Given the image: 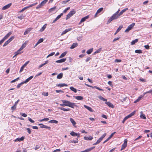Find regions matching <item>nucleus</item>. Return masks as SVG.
Here are the masks:
<instances>
[{"mask_svg":"<svg viewBox=\"0 0 152 152\" xmlns=\"http://www.w3.org/2000/svg\"><path fill=\"white\" fill-rule=\"evenodd\" d=\"M121 61V60L120 59H116L115 61V62H120Z\"/></svg>","mask_w":152,"mask_h":152,"instance_id":"obj_59","label":"nucleus"},{"mask_svg":"<svg viewBox=\"0 0 152 152\" xmlns=\"http://www.w3.org/2000/svg\"><path fill=\"white\" fill-rule=\"evenodd\" d=\"M70 89L71 90L74 91L75 93H76L77 92V90L76 89L73 87H70Z\"/></svg>","mask_w":152,"mask_h":152,"instance_id":"obj_34","label":"nucleus"},{"mask_svg":"<svg viewBox=\"0 0 152 152\" xmlns=\"http://www.w3.org/2000/svg\"><path fill=\"white\" fill-rule=\"evenodd\" d=\"M29 81V79L28 78L25 81L23 82V83H25L28 82Z\"/></svg>","mask_w":152,"mask_h":152,"instance_id":"obj_63","label":"nucleus"},{"mask_svg":"<svg viewBox=\"0 0 152 152\" xmlns=\"http://www.w3.org/2000/svg\"><path fill=\"white\" fill-rule=\"evenodd\" d=\"M38 125L40 126V127L41 128H46L49 130H50L51 129L50 127L45 125L42 124H38Z\"/></svg>","mask_w":152,"mask_h":152,"instance_id":"obj_8","label":"nucleus"},{"mask_svg":"<svg viewBox=\"0 0 152 152\" xmlns=\"http://www.w3.org/2000/svg\"><path fill=\"white\" fill-rule=\"evenodd\" d=\"M120 38V37L115 38L114 39L113 41L114 42L118 40H119Z\"/></svg>","mask_w":152,"mask_h":152,"instance_id":"obj_62","label":"nucleus"},{"mask_svg":"<svg viewBox=\"0 0 152 152\" xmlns=\"http://www.w3.org/2000/svg\"><path fill=\"white\" fill-rule=\"evenodd\" d=\"M28 120L31 122L32 123H34V121L29 117L28 118Z\"/></svg>","mask_w":152,"mask_h":152,"instance_id":"obj_56","label":"nucleus"},{"mask_svg":"<svg viewBox=\"0 0 152 152\" xmlns=\"http://www.w3.org/2000/svg\"><path fill=\"white\" fill-rule=\"evenodd\" d=\"M93 137L92 136H91L89 137H87L86 136H85L84 137V139H85V140H91L93 139Z\"/></svg>","mask_w":152,"mask_h":152,"instance_id":"obj_21","label":"nucleus"},{"mask_svg":"<svg viewBox=\"0 0 152 152\" xmlns=\"http://www.w3.org/2000/svg\"><path fill=\"white\" fill-rule=\"evenodd\" d=\"M135 113V111H134L133 112H132L129 115H128V116L129 117V118L131 117Z\"/></svg>","mask_w":152,"mask_h":152,"instance_id":"obj_38","label":"nucleus"},{"mask_svg":"<svg viewBox=\"0 0 152 152\" xmlns=\"http://www.w3.org/2000/svg\"><path fill=\"white\" fill-rule=\"evenodd\" d=\"M25 136H22L21 138H18L14 140L15 142L17 141L20 142L23 140L24 139H25Z\"/></svg>","mask_w":152,"mask_h":152,"instance_id":"obj_10","label":"nucleus"},{"mask_svg":"<svg viewBox=\"0 0 152 152\" xmlns=\"http://www.w3.org/2000/svg\"><path fill=\"white\" fill-rule=\"evenodd\" d=\"M91 58L90 57H88L86 59V62H87L88 61H89L90 59H91Z\"/></svg>","mask_w":152,"mask_h":152,"instance_id":"obj_61","label":"nucleus"},{"mask_svg":"<svg viewBox=\"0 0 152 152\" xmlns=\"http://www.w3.org/2000/svg\"><path fill=\"white\" fill-rule=\"evenodd\" d=\"M76 11L74 9L72 10L66 15V20H67L75 13Z\"/></svg>","mask_w":152,"mask_h":152,"instance_id":"obj_3","label":"nucleus"},{"mask_svg":"<svg viewBox=\"0 0 152 152\" xmlns=\"http://www.w3.org/2000/svg\"><path fill=\"white\" fill-rule=\"evenodd\" d=\"M98 98L101 100H102L106 102L107 101V99L104 98L102 96H98Z\"/></svg>","mask_w":152,"mask_h":152,"instance_id":"obj_32","label":"nucleus"},{"mask_svg":"<svg viewBox=\"0 0 152 152\" xmlns=\"http://www.w3.org/2000/svg\"><path fill=\"white\" fill-rule=\"evenodd\" d=\"M93 50V48L90 49L87 51L86 53L88 54H90L92 52Z\"/></svg>","mask_w":152,"mask_h":152,"instance_id":"obj_35","label":"nucleus"},{"mask_svg":"<svg viewBox=\"0 0 152 152\" xmlns=\"http://www.w3.org/2000/svg\"><path fill=\"white\" fill-rule=\"evenodd\" d=\"M70 121L74 126L76 124V122L73 118H71L70 119Z\"/></svg>","mask_w":152,"mask_h":152,"instance_id":"obj_31","label":"nucleus"},{"mask_svg":"<svg viewBox=\"0 0 152 152\" xmlns=\"http://www.w3.org/2000/svg\"><path fill=\"white\" fill-rule=\"evenodd\" d=\"M151 93V94H152V90H150V91H147L144 94H146V93Z\"/></svg>","mask_w":152,"mask_h":152,"instance_id":"obj_64","label":"nucleus"},{"mask_svg":"<svg viewBox=\"0 0 152 152\" xmlns=\"http://www.w3.org/2000/svg\"><path fill=\"white\" fill-rule=\"evenodd\" d=\"M62 101L63 103H64V105L65 106H69L73 108H74V106H76L75 103L71 102L68 101L62 100Z\"/></svg>","mask_w":152,"mask_h":152,"instance_id":"obj_1","label":"nucleus"},{"mask_svg":"<svg viewBox=\"0 0 152 152\" xmlns=\"http://www.w3.org/2000/svg\"><path fill=\"white\" fill-rule=\"evenodd\" d=\"M67 53V51H65L63 53H62L59 57V58H61L64 57L66 54Z\"/></svg>","mask_w":152,"mask_h":152,"instance_id":"obj_29","label":"nucleus"},{"mask_svg":"<svg viewBox=\"0 0 152 152\" xmlns=\"http://www.w3.org/2000/svg\"><path fill=\"white\" fill-rule=\"evenodd\" d=\"M106 135V133H104L103 135L101 137H100L95 143L93 144V145H96L99 143L104 138L105 136Z\"/></svg>","mask_w":152,"mask_h":152,"instance_id":"obj_4","label":"nucleus"},{"mask_svg":"<svg viewBox=\"0 0 152 152\" xmlns=\"http://www.w3.org/2000/svg\"><path fill=\"white\" fill-rule=\"evenodd\" d=\"M72 30V28H69L67 29H65L64 31H63L62 34H61V35H63L64 34H66L67 32Z\"/></svg>","mask_w":152,"mask_h":152,"instance_id":"obj_12","label":"nucleus"},{"mask_svg":"<svg viewBox=\"0 0 152 152\" xmlns=\"http://www.w3.org/2000/svg\"><path fill=\"white\" fill-rule=\"evenodd\" d=\"M28 8V7H24L20 11V12H23L24 10H26V9H27Z\"/></svg>","mask_w":152,"mask_h":152,"instance_id":"obj_52","label":"nucleus"},{"mask_svg":"<svg viewBox=\"0 0 152 152\" xmlns=\"http://www.w3.org/2000/svg\"><path fill=\"white\" fill-rule=\"evenodd\" d=\"M144 47L147 49H149L150 48L149 46L148 45H145L144 46Z\"/></svg>","mask_w":152,"mask_h":152,"instance_id":"obj_60","label":"nucleus"},{"mask_svg":"<svg viewBox=\"0 0 152 152\" xmlns=\"http://www.w3.org/2000/svg\"><path fill=\"white\" fill-rule=\"evenodd\" d=\"M123 26L122 25L120 26L117 29L116 32L114 34L116 35L123 28Z\"/></svg>","mask_w":152,"mask_h":152,"instance_id":"obj_19","label":"nucleus"},{"mask_svg":"<svg viewBox=\"0 0 152 152\" xmlns=\"http://www.w3.org/2000/svg\"><path fill=\"white\" fill-rule=\"evenodd\" d=\"M10 43V39H9L3 45V47L6 46Z\"/></svg>","mask_w":152,"mask_h":152,"instance_id":"obj_41","label":"nucleus"},{"mask_svg":"<svg viewBox=\"0 0 152 152\" xmlns=\"http://www.w3.org/2000/svg\"><path fill=\"white\" fill-rule=\"evenodd\" d=\"M89 15H88L86 17H84L82 18L80 21L79 24H80V23L85 21L86 19H87L89 18Z\"/></svg>","mask_w":152,"mask_h":152,"instance_id":"obj_11","label":"nucleus"},{"mask_svg":"<svg viewBox=\"0 0 152 152\" xmlns=\"http://www.w3.org/2000/svg\"><path fill=\"white\" fill-rule=\"evenodd\" d=\"M66 60V58H62L60 60H57L56 62L57 63H61L64 62Z\"/></svg>","mask_w":152,"mask_h":152,"instance_id":"obj_13","label":"nucleus"},{"mask_svg":"<svg viewBox=\"0 0 152 152\" xmlns=\"http://www.w3.org/2000/svg\"><path fill=\"white\" fill-rule=\"evenodd\" d=\"M105 104L107 105L109 107L112 108H113L114 106L110 102H105Z\"/></svg>","mask_w":152,"mask_h":152,"instance_id":"obj_14","label":"nucleus"},{"mask_svg":"<svg viewBox=\"0 0 152 152\" xmlns=\"http://www.w3.org/2000/svg\"><path fill=\"white\" fill-rule=\"evenodd\" d=\"M16 108V106L14 105L13 106H12V107H11V109L12 110V112H13V111H14L15 110Z\"/></svg>","mask_w":152,"mask_h":152,"instance_id":"obj_43","label":"nucleus"},{"mask_svg":"<svg viewBox=\"0 0 152 152\" xmlns=\"http://www.w3.org/2000/svg\"><path fill=\"white\" fill-rule=\"evenodd\" d=\"M10 36V32L8 34L0 41V43L1 44Z\"/></svg>","mask_w":152,"mask_h":152,"instance_id":"obj_9","label":"nucleus"},{"mask_svg":"<svg viewBox=\"0 0 152 152\" xmlns=\"http://www.w3.org/2000/svg\"><path fill=\"white\" fill-rule=\"evenodd\" d=\"M27 130V132L29 134H30L31 133V131L29 128H27L26 129Z\"/></svg>","mask_w":152,"mask_h":152,"instance_id":"obj_58","label":"nucleus"},{"mask_svg":"<svg viewBox=\"0 0 152 152\" xmlns=\"http://www.w3.org/2000/svg\"><path fill=\"white\" fill-rule=\"evenodd\" d=\"M48 0H44L42 1L37 7H36L37 9H39L44 6L48 1Z\"/></svg>","mask_w":152,"mask_h":152,"instance_id":"obj_5","label":"nucleus"},{"mask_svg":"<svg viewBox=\"0 0 152 152\" xmlns=\"http://www.w3.org/2000/svg\"><path fill=\"white\" fill-rule=\"evenodd\" d=\"M54 54H55V52H54L51 53H50V54H49V55H48V56L47 57V58H48L50 56H53V55Z\"/></svg>","mask_w":152,"mask_h":152,"instance_id":"obj_54","label":"nucleus"},{"mask_svg":"<svg viewBox=\"0 0 152 152\" xmlns=\"http://www.w3.org/2000/svg\"><path fill=\"white\" fill-rule=\"evenodd\" d=\"M69 142L70 143H78V141L77 138L76 140H70Z\"/></svg>","mask_w":152,"mask_h":152,"instance_id":"obj_39","label":"nucleus"},{"mask_svg":"<svg viewBox=\"0 0 152 152\" xmlns=\"http://www.w3.org/2000/svg\"><path fill=\"white\" fill-rule=\"evenodd\" d=\"M20 115H21L22 116H23L24 117H27V115L25 113H20Z\"/></svg>","mask_w":152,"mask_h":152,"instance_id":"obj_49","label":"nucleus"},{"mask_svg":"<svg viewBox=\"0 0 152 152\" xmlns=\"http://www.w3.org/2000/svg\"><path fill=\"white\" fill-rule=\"evenodd\" d=\"M128 10V8H126L125 9H124L123 10H121V11L118 14L120 16L124 12H125L127 10Z\"/></svg>","mask_w":152,"mask_h":152,"instance_id":"obj_16","label":"nucleus"},{"mask_svg":"<svg viewBox=\"0 0 152 152\" xmlns=\"http://www.w3.org/2000/svg\"><path fill=\"white\" fill-rule=\"evenodd\" d=\"M127 139L124 140V143L122 144L121 146V151L124 149L126 147L127 145Z\"/></svg>","mask_w":152,"mask_h":152,"instance_id":"obj_7","label":"nucleus"},{"mask_svg":"<svg viewBox=\"0 0 152 152\" xmlns=\"http://www.w3.org/2000/svg\"><path fill=\"white\" fill-rule=\"evenodd\" d=\"M78 44L77 43H74L70 47V49H73L76 47Z\"/></svg>","mask_w":152,"mask_h":152,"instance_id":"obj_17","label":"nucleus"},{"mask_svg":"<svg viewBox=\"0 0 152 152\" xmlns=\"http://www.w3.org/2000/svg\"><path fill=\"white\" fill-rule=\"evenodd\" d=\"M135 23H133L129 25L127 27V28L125 30V32H128L129 31L131 30L135 25Z\"/></svg>","mask_w":152,"mask_h":152,"instance_id":"obj_6","label":"nucleus"},{"mask_svg":"<svg viewBox=\"0 0 152 152\" xmlns=\"http://www.w3.org/2000/svg\"><path fill=\"white\" fill-rule=\"evenodd\" d=\"M101 51V49L100 48L98 49V50H96L94 53H99Z\"/></svg>","mask_w":152,"mask_h":152,"instance_id":"obj_57","label":"nucleus"},{"mask_svg":"<svg viewBox=\"0 0 152 152\" xmlns=\"http://www.w3.org/2000/svg\"><path fill=\"white\" fill-rule=\"evenodd\" d=\"M43 38H40L38 41L37 43L39 44L43 41Z\"/></svg>","mask_w":152,"mask_h":152,"instance_id":"obj_45","label":"nucleus"},{"mask_svg":"<svg viewBox=\"0 0 152 152\" xmlns=\"http://www.w3.org/2000/svg\"><path fill=\"white\" fill-rule=\"evenodd\" d=\"M135 52L136 53L140 54L142 53V51L141 50H137L135 51Z\"/></svg>","mask_w":152,"mask_h":152,"instance_id":"obj_36","label":"nucleus"},{"mask_svg":"<svg viewBox=\"0 0 152 152\" xmlns=\"http://www.w3.org/2000/svg\"><path fill=\"white\" fill-rule=\"evenodd\" d=\"M42 95L45 96H48V92H43L42 93Z\"/></svg>","mask_w":152,"mask_h":152,"instance_id":"obj_47","label":"nucleus"},{"mask_svg":"<svg viewBox=\"0 0 152 152\" xmlns=\"http://www.w3.org/2000/svg\"><path fill=\"white\" fill-rule=\"evenodd\" d=\"M58 109H60L61 110H63L64 111H69L70 110V109H69V108H68L65 109L64 107H58Z\"/></svg>","mask_w":152,"mask_h":152,"instance_id":"obj_20","label":"nucleus"},{"mask_svg":"<svg viewBox=\"0 0 152 152\" xmlns=\"http://www.w3.org/2000/svg\"><path fill=\"white\" fill-rule=\"evenodd\" d=\"M119 17L118 14H117V13H115L108 20L107 24H108L111 21L114 20H116Z\"/></svg>","mask_w":152,"mask_h":152,"instance_id":"obj_2","label":"nucleus"},{"mask_svg":"<svg viewBox=\"0 0 152 152\" xmlns=\"http://www.w3.org/2000/svg\"><path fill=\"white\" fill-rule=\"evenodd\" d=\"M31 29H32L31 28H28L27 29V30L24 32V35H25L28 34L29 32H30Z\"/></svg>","mask_w":152,"mask_h":152,"instance_id":"obj_22","label":"nucleus"},{"mask_svg":"<svg viewBox=\"0 0 152 152\" xmlns=\"http://www.w3.org/2000/svg\"><path fill=\"white\" fill-rule=\"evenodd\" d=\"M20 51L19 50H18L17 52L15 53V55L12 58H14L17 55L19 54H20L23 53V52H20Z\"/></svg>","mask_w":152,"mask_h":152,"instance_id":"obj_15","label":"nucleus"},{"mask_svg":"<svg viewBox=\"0 0 152 152\" xmlns=\"http://www.w3.org/2000/svg\"><path fill=\"white\" fill-rule=\"evenodd\" d=\"M63 74L62 73H61L58 74L57 77V78L58 79H60L63 77Z\"/></svg>","mask_w":152,"mask_h":152,"instance_id":"obj_27","label":"nucleus"},{"mask_svg":"<svg viewBox=\"0 0 152 152\" xmlns=\"http://www.w3.org/2000/svg\"><path fill=\"white\" fill-rule=\"evenodd\" d=\"M75 98L77 100H82L83 99V97L81 96H76Z\"/></svg>","mask_w":152,"mask_h":152,"instance_id":"obj_24","label":"nucleus"},{"mask_svg":"<svg viewBox=\"0 0 152 152\" xmlns=\"http://www.w3.org/2000/svg\"><path fill=\"white\" fill-rule=\"evenodd\" d=\"M70 134L72 136L74 137L76 136L77 133L74 132L73 131H72L70 133Z\"/></svg>","mask_w":152,"mask_h":152,"instance_id":"obj_37","label":"nucleus"},{"mask_svg":"<svg viewBox=\"0 0 152 152\" xmlns=\"http://www.w3.org/2000/svg\"><path fill=\"white\" fill-rule=\"evenodd\" d=\"M103 7H101L99 8L97 11V13H99L101 12L103 10Z\"/></svg>","mask_w":152,"mask_h":152,"instance_id":"obj_40","label":"nucleus"},{"mask_svg":"<svg viewBox=\"0 0 152 152\" xmlns=\"http://www.w3.org/2000/svg\"><path fill=\"white\" fill-rule=\"evenodd\" d=\"M63 14L62 13H61L60 15H58L57 17L56 18L57 20H58L61 17V16L63 15Z\"/></svg>","mask_w":152,"mask_h":152,"instance_id":"obj_44","label":"nucleus"},{"mask_svg":"<svg viewBox=\"0 0 152 152\" xmlns=\"http://www.w3.org/2000/svg\"><path fill=\"white\" fill-rule=\"evenodd\" d=\"M94 88H96V89H98V90H100V91H103L104 90L103 89H102L100 88H99L96 86H94Z\"/></svg>","mask_w":152,"mask_h":152,"instance_id":"obj_53","label":"nucleus"},{"mask_svg":"<svg viewBox=\"0 0 152 152\" xmlns=\"http://www.w3.org/2000/svg\"><path fill=\"white\" fill-rule=\"evenodd\" d=\"M26 66H25L24 64L20 68V72H21L23 71L24 68Z\"/></svg>","mask_w":152,"mask_h":152,"instance_id":"obj_48","label":"nucleus"},{"mask_svg":"<svg viewBox=\"0 0 152 152\" xmlns=\"http://www.w3.org/2000/svg\"><path fill=\"white\" fill-rule=\"evenodd\" d=\"M83 37L82 36H80L78 37L77 38V39L78 41H80L82 40V38Z\"/></svg>","mask_w":152,"mask_h":152,"instance_id":"obj_46","label":"nucleus"},{"mask_svg":"<svg viewBox=\"0 0 152 152\" xmlns=\"http://www.w3.org/2000/svg\"><path fill=\"white\" fill-rule=\"evenodd\" d=\"M56 86H58L62 87L64 86H67V85L65 83H60L58 84H57Z\"/></svg>","mask_w":152,"mask_h":152,"instance_id":"obj_23","label":"nucleus"},{"mask_svg":"<svg viewBox=\"0 0 152 152\" xmlns=\"http://www.w3.org/2000/svg\"><path fill=\"white\" fill-rule=\"evenodd\" d=\"M56 6L54 7H52V8L50 9L49 10V12H51L52 11L55 10L56 9Z\"/></svg>","mask_w":152,"mask_h":152,"instance_id":"obj_42","label":"nucleus"},{"mask_svg":"<svg viewBox=\"0 0 152 152\" xmlns=\"http://www.w3.org/2000/svg\"><path fill=\"white\" fill-rule=\"evenodd\" d=\"M84 106L85 108L87 109L89 111H90L91 112H93V111L92 108H91V107H88L85 105H84Z\"/></svg>","mask_w":152,"mask_h":152,"instance_id":"obj_28","label":"nucleus"},{"mask_svg":"<svg viewBox=\"0 0 152 152\" xmlns=\"http://www.w3.org/2000/svg\"><path fill=\"white\" fill-rule=\"evenodd\" d=\"M48 122L51 123L57 124L58 123V121L56 120H52L49 121Z\"/></svg>","mask_w":152,"mask_h":152,"instance_id":"obj_30","label":"nucleus"},{"mask_svg":"<svg viewBox=\"0 0 152 152\" xmlns=\"http://www.w3.org/2000/svg\"><path fill=\"white\" fill-rule=\"evenodd\" d=\"M10 7V4L4 6L2 8V10H5L7 9Z\"/></svg>","mask_w":152,"mask_h":152,"instance_id":"obj_18","label":"nucleus"},{"mask_svg":"<svg viewBox=\"0 0 152 152\" xmlns=\"http://www.w3.org/2000/svg\"><path fill=\"white\" fill-rule=\"evenodd\" d=\"M47 26V24H45L40 29L39 31L40 32H42L43 31L45 28Z\"/></svg>","mask_w":152,"mask_h":152,"instance_id":"obj_25","label":"nucleus"},{"mask_svg":"<svg viewBox=\"0 0 152 152\" xmlns=\"http://www.w3.org/2000/svg\"><path fill=\"white\" fill-rule=\"evenodd\" d=\"M116 133L115 132H114L113 133H112L111 135L110 136L108 137L109 138V139H110L113 136V135H114V134Z\"/></svg>","mask_w":152,"mask_h":152,"instance_id":"obj_50","label":"nucleus"},{"mask_svg":"<svg viewBox=\"0 0 152 152\" xmlns=\"http://www.w3.org/2000/svg\"><path fill=\"white\" fill-rule=\"evenodd\" d=\"M138 41V39H137L132 41L131 43V44L132 45H134L136 43H137Z\"/></svg>","mask_w":152,"mask_h":152,"instance_id":"obj_26","label":"nucleus"},{"mask_svg":"<svg viewBox=\"0 0 152 152\" xmlns=\"http://www.w3.org/2000/svg\"><path fill=\"white\" fill-rule=\"evenodd\" d=\"M142 113H143L142 112V111H141L140 112V114H141L140 115V118L143 119H146V118L145 117V115L143 114Z\"/></svg>","mask_w":152,"mask_h":152,"instance_id":"obj_33","label":"nucleus"},{"mask_svg":"<svg viewBox=\"0 0 152 152\" xmlns=\"http://www.w3.org/2000/svg\"><path fill=\"white\" fill-rule=\"evenodd\" d=\"M23 82H22L21 83H20L19 84H18L17 86V88H19L20 87V86L21 85L23 84Z\"/></svg>","mask_w":152,"mask_h":152,"instance_id":"obj_55","label":"nucleus"},{"mask_svg":"<svg viewBox=\"0 0 152 152\" xmlns=\"http://www.w3.org/2000/svg\"><path fill=\"white\" fill-rule=\"evenodd\" d=\"M91 151V149L90 148H88L84 151H83V152H88L90 151Z\"/></svg>","mask_w":152,"mask_h":152,"instance_id":"obj_51","label":"nucleus"}]
</instances>
